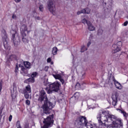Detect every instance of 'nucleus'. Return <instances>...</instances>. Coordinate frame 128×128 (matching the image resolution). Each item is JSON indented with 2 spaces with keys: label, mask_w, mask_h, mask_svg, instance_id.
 Masks as SVG:
<instances>
[{
  "label": "nucleus",
  "mask_w": 128,
  "mask_h": 128,
  "mask_svg": "<svg viewBox=\"0 0 128 128\" xmlns=\"http://www.w3.org/2000/svg\"><path fill=\"white\" fill-rule=\"evenodd\" d=\"M99 127L96 124L88 122L86 118L80 116L76 120V124L80 128L86 126L87 128H124V124L122 119L117 118L114 115L108 114L106 111H101L96 116Z\"/></svg>",
  "instance_id": "nucleus-1"
},
{
  "label": "nucleus",
  "mask_w": 128,
  "mask_h": 128,
  "mask_svg": "<svg viewBox=\"0 0 128 128\" xmlns=\"http://www.w3.org/2000/svg\"><path fill=\"white\" fill-rule=\"evenodd\" d=\"M40 96L38 100V102H42L43 100L44 102L43 104L44 112L46 114H50V110H52V108H54V106H56V104H54L48 101L44 90H40Z\"/></svg>",
  "instance_id": "nucleus-2"
},
{
  "label": "nucleus",
  "mask_w": 128,
  "mask_h": 128,
  "mask_svg": "<svg viewBox=\"0 0 128 128\" xmlns=\"http://www.w3.org/2000/svg\"><path fill=\"white\" fill-rule=\"evenodd\" d=\"M48 86L49 88H46L45 90H46L48 94H52L54 92H58L60 84V82H56L54 83L50 84Z\"/></svg>",
  "instance_id": "nucleus-3"
},
{
  "label": "nucleus",
  "mask_w": 128,
  "mask_h": 128,
  "mask_svg": "<svg viewBox=\"0 0 128 128\" xmlns=\"http://www.w3.org/2000/svg\"><path fill=\"white\" fill-rule=\"evenodd\" d=\"M54 114L50 115L46 118H44V126H42L41 128H50L53 124L54 120Z\"/></svg>",
  "instance_id": "nucleus-4"
},
{
  "label": "nucleus",
  "mask_w": 128,
  "mask_h": 128,
  "mask_svg": "<svg viewBox=\"0 0 128 128\" xmlns=\"http://www.w3.org/2000/svg\"><path fill=\"white\" fill-rule=\"evenodd\" d=\"M47 8L54 16L56 14V5L54 4V0H48L47 2Z\"/></svg>",
  "instance_id": "nucleus-5"
},
{
  "label": "nucleus",
  "mask_w": 128,
  "mask_h": 128,
  "mask_svg": "<svg viewBox=\"0 0 128 128\" xmlns=\"http://www.w3.org/2000/svg\"><path fill=\"white\" fill-rule=\"evenodd\" d=\"M20 92L24 94L25 98H29L30 94H30V92H32V88H30V86L28 84L25 87V88L20 90Z\"/></svg>",
  "instance_id": "nucleus-6"
},
{
  "label": "nucleus",
  "mask_w": 128,
  "mask_h": 128,
  "mask_svg": "<svg viewBox=\"0 0 128 128\" xmlns=\"http://www.w3.org/2000/svg\"><path fill=\"white\" fill-rule=\"evenodd\" d=\"M1 34L4 42V48H5L6 50H8V38L6 35V30H2Z\"/></svg>",
  "instance_id": "nucleus-7"
},
{
  "label": "nucleus",
  "mask_w": 128,
  "mask_h": 128,
  "mask_svg": "<svg viewBox=\"0 0 128 128\" xmlns=\"http://www.w3.org/2000/svg\"><path fill=\"white\" fill-rule=\"evenodd\" d=\"M122 42L121 41L117 42L116 44H114L112 46V52L114 54L120 52L122 50Z\"/></svg>",
  "instance_id": "nucleus-8"
},
{
  "label": "nucleus",
  "mask_w": 128,
  "mask_h": 128,
  "mask_svg": "<svg viewBox=\"0 0 128 128\" xmlns=\"http://www.w3.org/2000/svg\"><path fill=\"white\" fill-rule=\"evenodd\" d=\"M11 34H12V40L14 44V46H18V41L16 40V30L12 28V26L11 27V30H10Z\"/></svg>",
  "instance_id": "nucleus-9"
},
{
  "label": "nucleus",
  "mask_w": 128,
  "mask_h": 128,
  "mask_svg": "<svg viewBox=\"0 0 128 128\" xmlns=\"http://www.w3.org/2000/svg\"><path fill=\"white\" fill-rule=\"evenodd\" d=\"M18 66L20 70V74L26 76L28 74V69L25 68L24 66H22V64H19Z\"/></svg>",
  "instance_id": "nucleus-10"
},
{
  "label": "nucleus",
  "mask_w": 128,
  "mask_h": 128,
  "mask_svg": "<svg viewBox=\"0 0 128 128\" xmlns=\"http://www.w3.org/2000/svg\"><path fill=\"white\" fill-rule=\"evenodd\" d=\"M118 93H115L113 94L112 96V106H116V103L118 102Z\"/></svg>",
  "instance_id": "nucleus-11"
},
{
  "label": "nucleus",
  "mask_w": 128,
  "mask_h": 128,
  "mask_svg": "<svg viewBox=\"0 0 128 128\" xmlns=\"http://www.w3.org/2000/svg\"><path fill=\"white\" fill-rule=\"evenodd\" d=\"M52 76L56 80H59L60 82H61L62 84H64V79L62 78V76L60 74H53Z\"/></svg>",
  "instance_id": "nucleus-12"
},
{
  "label": "nucleus",
  "mask_w": 128,
  "mask_h": 128,
  "mask_svg": "<svg viewBox=\"0 0 128 128\" xmlns=\"http://www.w3.org/2000/svg\"><path fill=\"white\" fill-rule=\"evenodd\" d=\"M113 82H114V84L118 90H122V84L116 81L114 78H113Z\"/></svg>",
  "instance_id": "nucleus-13"
},
{
  "label": "nucleus",
  "mask_w": 128,
  "mask_h": 128,
  "mask_svg": "<svg viewBox=\"0 0 128 128\" xmlns=\"http://www.w3.org/2000/svg\"><path fill=\"white\" fill-rule=\"evenodd\" d=\"M20 30L21 32V34H26V32H28V27L26 25H22L20 28Z\"/></svg>",
  "instance_id": "nucleus-14"
},
{
  "label": "nucleus",
  "mask_w": 128,
  "mask_h": 128,
  "mask_svg": "<svg viewBox=\"0 0 128 128\" xmlns=\"http://www.w3.org/2000/svg\"><path fill=\"white\" fill-rule=\"evenodd\" d=\"M24 84H30V82H34V78H28L24 81Z\"/></svg>",
  "instance_id": "nucleus-15"
},
{
  "label": "nucleus",
  "mask_w": 128,
  "mask_h": 128,
  "mask_svg": "<svg viewBox=\"0 0 128 128\" xmlns=\"http://www.w3.org/2000/svg\"><path fill=\"white\" fill-rule=\"evenodd\" d=\"M88 26V30L90 31L94 30H96V28L92 26V24L90 22L88 23V25H87Z\"/></svg>",
  "instance_id": "nucleus-16"
},
{
  "label": "nucleus",
  "mask_w": 128,
  "mask_h": 128,
  "mask_svg": "<svg viewBox=\"0 0 128 128\" xmlns=\"http://www.w3.org/2000/svg\"><path fill=\"white\" fill-rule=\"evenodd\" d=\"M22 41L24 42V44H26V42H28V40L26 38V34H22Z\"/></svg>",
  "instance_id": "nucleus-17"
},
{
  "label": "nucleus",
  "mask_w": 128,
  "mask_h": 128,
  "mask_svg": "<svg viewBox=\"0 0 128 128\" xmlns=\"http://www.w3.org/2000/svg\"><path fill=\"white\" fill-rule=\"evenodd\" d=\"M24 66L26 68L30 70L32 67L30 66V62H24Z\"/></svg>",
  "instance_id": "nucleus-18"
},
{
  "label": "nucleus",
  "mask_w": 128,
  "mask_h": 128,
  "mask_svg": "<svg viewBox=\"0 0 128 128\" xmlns=\"http://www.w3.org/2000/svg\"><path fill=\"white\" fill-rule=\"evenodd\" d=\"M11 96H12V98H16V90H13L11 91Z\"/></svg>",
  "instance_id": "nucleus-19"
},
{
  "label": "nucleus",
  "mask_w": 128,
  "mask_h": 128,
  "mask_svg": "<svg viewBox=\"0 0 128 128\" xmlns=\"http://www.w3.org/2000/svg\"><path fill=\"white\" fill-rule=\"evenodd\" d=\"M56 52H58V48L56 47H54L52 50V54L54 56H56Z\"/></svg>",
  "instance_id": "nucleus-20"
},
{
  "label": "nucleus",
  "mask_w": 128,
  "mask_h": 128,
  "mask_svg": "<svg viewBox=\"0 0 128 128\" xmlns=\"http://www.w3.org/2000/svg\"><path fill=\"white\" fill-rule=\"evenodd\" d=\"M90 12V10L88 8H86V9L82 10V12L83 14H89Z\"/></svg>",
  "instance_id": "nucleus-21"
},
{
  "label": "nucleus",
  "mask_w": 128,
  "mask_h": 128,
  "mask_svg": "<svg viewBox=\"0 0 128 128\" xmlns=\"http://www.w3.org/2000/svg\"><path fill=\"white\" fill-rule=\"evenodd\" d=\"M119 112L121 114H122L124 115V116H125V118H126V116H128V114H126V112H124V110H119Z\"/></svg>",
  "instance_id": "nucleus-22"
},
{
  "label": "nucleus",
  "mask_w": 128,
  "mask_h": 128,
  "mask_svg": "<svg viewBox=\"0 0 128 128\" xmlns=\"http://www.w3.org/2000/svg\"><path fill=\"white\" fill-rule=\"evenodd\" d=\"M38 76V72H34L31 74V78H34Z\"/></svg>",
  "instance_id": "nucleus-23"
},
{
  "label": "nucleus",
  "mask_w": 128,
  "mask_h": 128,
  "mask_svg": "<svg viewBox=\"0 0 128 128\" xmlns=\"http://www.w3.org/2000/svg\"><path fill=\"white\" fill-rule=\"evenodd\" d=\"M86 50H88V48H86V46H82L81 47V52H86Z\"/></svg>",
  "instance_id": "nucleus-24"
},
{
  "label": "nucleus",
  "mask_w": 128,
  "mask_h": 128,
  "mask_svg": "<svg viewBox=\"0 0 128 128\" xmlns=\"http://www.w3.org/2000/svg\"><path fill=\"white\" fill-rule=\"evenodd\" d=\"M82 24H87V26L88 25V24L89 22H90V21H88L86 20V18H84L82 20Z\"/></svg>",
  "instance_id": "nucleus-25"
},
{
  "label": "nucleus",
  "mask_w": 128,
  "mask_h": 128,
  "mask_svg": "<svg viewBox=\"0 0 128 128\" xmlns=\"http://www.w3.org/2000/svg\"><path fill=\"white\" fill-rule=\"evenodd\" d=\"M76 88H77L78 90H80V88H82V85L79 82H77L76 86Z\"/></svg>",
  "instance_id": "nucleus-26"
},
{
  "label": "nucleus",
  "mask_w": 128,
  "mask_h": 128,
  "mask_svg": "<svg viewBox=\"0 0 128 128\" xmlns=\"http://www.w3.org/2000/svg\"><path fill=\"white\" fill-rule=\"evenodd\" d=\"M16 56L15 55H11L10 56L9 60H16Z\"/></svg>",
  "instance_id": "nucleus-27"
},
{
  "label": "nucleus",
  "mask_w": 128,
  "mask_h": 128,
  "mask_svg": "<svg viewBox=\"0 0 128 128\" xmlns=\"http://www.w3.org/2000/svg\"><path fill=\"white\" fill-rule=\"evenodd\" d=\"M80 97V93L78 92H76L74 94V98H78Z\"/></svg>",
  "instance_id": "nucleus-28"
},
{
  "label": "nucleus",
  "mask_w": 128,
  "mask_h": 128,
  "mask_svg": "<svg viewBox=\"0 0 128 128\" xmlns=\"http://www.w3.org/2000/svg\"><path fill=\"white\" fill-rule=\"evenodd\" d=\"M39 10L40 12H44V5L40 4L39 6Z\"/></svg>",
  "instance_id": "nucleus-29"
},
{
  "label": "nucleus",
  "mask_w": 128,
  "mask_h": 128,
  "mask_svg": "<svg viewBox=\"0 0 128 128\" xmlns=\"http://www.w3.org/2000/svg\"><path fill=\"white\" fill-rule=\"evenodd\" d=\"M15 72L16 74H18V65H16V66Z\"/></svg>",
  "instance_id": "nucleus-30"
},
{
  "label": "nucleus",
  "mask_w": 128,
  "mask_h": 128,
  "mask_svg": "<svg viewBox=\"0 0 128 128\" xmlns=\"http://www.w3.org/2000/svg\"><path fill=\"white\" fill-rule=\"evenodd\" d=\"M16 126H17V128H22V126H20V121L17 122Z\"/></svg>",
  "instance_id": "nucleus-31"
},
{
  "label": "nucleus",
  "mask_w": 128,
  "mask_h": 128,
  "mask_svg": "<svg viewBox=\"0 0 128 128\" xmlns=\"http://www.w3.org/2000/svg\"><path fill=\"white\" fill-rule=\"evenodd\" d=\"M2 81H0V92H2Z\"/></svg>",
  "instance_id": "nucleus-32"
},
{
  "label": "nucleus",
  "mask_w": 128,
  "mask_h": 128,
  "mask_svg": "<svg viewBox=\"0 0 128 128\" xmlns=\"http://www.w3.org/2000/svg\"><path fill=\"white\" fill-rule=\"evenodd\" d=\"M26 104L28 106H30V100H27L26 101Z\"/></svg>",
  "instance_id": "nucleus-33"
},
{
  "label": "nucleus",
  "mask_w": 128,
  "mask_h": 128,
  "mask_svg": "<svg viewBox=\"0 0 128 128\" xmlns=\"http://www.w3.org/2000/svg\"><path fill=\"white\" fill-rule=\"evenodd\" d=\"M12 18L13 20H16V14H13L12 16Z\"/></svg>",
  "instance_id": "nucleus-34"
},
{
  "label": "nucleus",
  "mask_w": 128,
  "mask_h": 128,
  "mask_svg": "<svg viewBox=\"0 0 128 128\" xmlns=\"http://www.w3.org/2000/svg\"><path fill=\"white\" fill-rule=\"evenodd\" d=\"M128 21H126L123 24L122 26H128Z\"/></svg>",
  "instance_id": "nucleus-35"
},
{
  "label": "nucleus",
  "mask_w": 128,
  "mask_h": 128,
  "mask_svg": "<svg viewBox=\"0 0 128 128\" xmlns=\"http://www.w3.org/2000/svg\"><path fill=\"white\" fill-rule=\"evenodd\" d=\"M12 116L10 115V116H9V118H8L9 122H12Z\"/></svg>",
  "instance_id": "nucleus-36"
},
{
  "label": "nucleus",
  "mask_w": 128,
  "mask_h": 128,
  "mask_svg": "<svg viewBox=\"0 0 128 128\" xmlns=\"http://www.w3.org/2000/svg\"><path fill=\"white\" fill-rule=\"evenodd\" d=\"M52 62V58H49L47 59V62Z\"/></svg>",
  "instance_id": "nucleus-37"
},
{
  "label": "nucleus",
  "mask_w": 128,
  "mask_h": 128,
  "mask_svg": "<svg viewBox=\"0 0 128 128\" xmlns=\"http://www.w3.org/2000/svg\"><path fill=\"white\" fill-rule=\"evenodd\" d=\"M2 108H0V116H2Z\"/></svg>",
  "instance_id": "nucleus-38"
},
{
  "label": "nucleus",
  "mask_w": 128,
  "mask_h": 128,
  "mask_svg": "<svg viewBox=\"0 0 128 128\" xmlns=\"http://www.w3.org/2000/svg\"><path fill=\"white\" fill-rule=\"evenodd\" d=\"M84 14L82 13V10L81 11H78V12H77V14Z\"/></svg>",
  "instance_id": "nucleus-39"
},
{
  "label": "nucleus",
  "mask_w": 128,
  "mask_h": 128,
  "mask_svg": "<svg viewBox=\"0 0 128 128\" xmlns=\"http://www.w3.org/2000/svg\"><path fill=\"white\" fill-rule=\"evenodd\" d=\"M92 42H90V41H89L88 44H87V46H90Z\"/></svg>",
  "instance_id": "nucleus-40"
},
{
  "label": "nucleus",
  "mask_w": 128,
  "mask_h": 128,
  "mask_svg": "<svg viewBox=\"0 0 128 128\" xmlns=\"http://www.w3.org/2000/svg\"><path fill=\"white\" fill-rule=\"evenodd\" d=\"M44 70H46V72H48V66H46L44 68Z\"/></svg>",
  "instance_id": "nucleus-41"
},
{
  "label": "nucleus",
  "mask_w": 128,
  "mask_h": 128,
  "mask_svg": "<svg viewBox=\"0 0 128 128\" xmlns=\"http://www.w3.org/2000/svg\"><path fill=\"white\" fill-rule=\"evenodd\" d=\"M44 86H46L47 84H48V81H46V82H44Z\"/></svg>",
  "instance_id": "nucleus-42"
},
{
  "label": "nucleus",
  "mask_w": 128,
  "mask_h": 128,
  "mask_svg": "<svg viewBox=\"0 0 128 128\" xmlns=\"http://www.w3.org/2000/svg\"><path fill=\"white\" fill-rule=\"evenodd\" d=\"M22 0H14L16 2H20Z\"/></svg>",
  "instance_id": "nucleus-43"
},
{
  "label": "nucleus",
  "mask_w": 128,
  "mask_h": 128,
  "mask_svg": "<svg viewBox=\"0 0 128 128\" xmlns=\"http://www.w3.org/2000/svg\"><path fill=\"white\" fill-rule=\"evenodd\" d=\"M24 128H28V124H26V125H25Z\"/></svg>",
  "instance_id": "nucleus-44"
},
{
  "label": "nucleus",
  "mask_w": 128,
  "mask_h": 128,
  "mask_svg": "<svg viewBox=\"0 0 128 128\" xmlns=\"http://www.w3.org/2000/svg\"><path fill=\"white\" fill-rule=\"evenodd\" d=\"M102 32V30H99L98 32Z\"/></svg>",
  "instance_id": "nucleus-45"
},
{
  "label": "nucleus",
  "mask_w": 128,
  "mask_h": 128,
  "mask_svg": "<svg viewBox=\"0 0 128 128\" xmlns=\"http://www.w3.org/2000/svg\"><path fill=\"white\" fill-rule=\"evenodd\" d=\"M50 64H54V62H50Z\"/></svg>",
  "instance_id": "nucleus-46"
},
{
  "label": "nucleus",
  "mask_w": 128,
  "mask_h": 128,
  "mask_svg": "<svg viewBox=\"0 0 128 128\" xmlns=\"http://www.w3.org/2000/svg\"><path fill=\"white\" fill-rule=\"evenodd\" d=\"M36 20H40V17H37V18H36Z\"/></svg>",
  "instance_id": "nucleus-47"
},
{
  "label": "nucleus",
  "mask_w": 128,
  "mask_h": 128,
  "mask_svg": "<svg viewBox=\"0 0 128 128\" xmlns=\"http://www.w3.org/2000/svg\"><path fill=\"white\" fill-rule=\"evenodd\" d=\"M93 100H96V99H93Z\"/></svg>",
  "instance_id": "nucleus-48"
},
{
  "label": "nucleus",
  "mask_w": 128,
  "mask_h": 128,
  "mask_svg": "<svg viewBox=\"0 0 128 128\" xmlns=\"http://www.w3.org/2000/svg\"><path fill=\"white\" fill-rule=\"evenodd\" d=\"M58 128H60L59 126H58Z\"/></svg>",
  "instance_id": "nucleus-49"
},
{
  "label": "nucleus",
  "mask_w": 128,
  "mask_h": 128,
  "mask_svg": "<svg viewBox=\"0 0 128 128\" xmlns=\"http://www.w3.org/2000/svg\"><path fill=\"white\" fill-rule=\"evenodd\" d=\"M96 88H98V86H97V87H96Z\"/></svg>",
  "instance_id": "nucleus-50"
}]
</instances>
